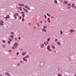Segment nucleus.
Returning <instances> with one entry per match:
<instances>
[{"label": "nucleus", "instance_id": "9d476101", "mask_svg": "<svg viewBox=\"0 0 76 76\" xmlns=\"http://www.w3.org/2000/svg\"><path fill=\"white\" fill-rule=\"evenodd\" d=\"M51 48H53V49H55V48H56V47H55V45H52L51 46Z\"/></svg>", "mask_w": 76, "mask_h": 76}, {"label": "nucleus", "instance_id": "6e6552de", "mask_svg": "<svg viewBox=\"0 0 76 76\" xmlns=\"http://www.w3.org/2000/svg\"><path fill=\"white\" fill-rule=\"evenodd\" d=\"M47 20L49 23H50V18H48L47 19Z\"/></svg>", "mask_w": 76, "mask_h": 76}, {"label": "nucleus", "instance_id": "6e6d98bb", "mask_svg": "<svg viewBox=\"0 0 76 76\" xmlns=\"http://www.w3.org/2000/svg\"><path fill=\"white\" fill-rule=\"evenodd\" d=\"M18 65L19 66H20V64L19 63L18 64Z\"/></svg>", "mask_w": 76, "mask_h": 76}, {"label": "nucleus", "instance_id": "a878e982", "mask_svg": "<svg viewBox=\"0 0 76 76\" xmlns=\"http://www.w3.org/2000/svg\"><path fill=\"white\" fill-rule=\"evenodd\" d=\"M72 7H73L75 6V4H73L72 5Z\"/></svg>", "mask_w": 76, "mask_h": 76}, {"label": "nucleus", "instance_id": "de8ad7c7", "mask_svg": "<svg viewBox=\"0 0 76 76\" xmlns=\"http://www.w3.org/2000/svg\"><path fill=\"white\" fill-rule=\"evenodd\" d=\"M21 13H22V14H24L25 13V12H21Z\"/></svg>", "mask_w": 76, "mask_h": 76}, {"label": "nucleus", "instance_id": "37998d69", "mask_svg": "<svg viewBox=\"0 0 76 76\" xmlns=\"http://www.w3.org/2000/svg\"><path fill=\"white\" fill-rule=\"evenodd\" d=\"M4 18L5 19H7L6 20H7V19H8L7 17H5Z\"/></svg>", "mask_w": 76, "mask_h": 76}, {"label": "nucleus", "instance_id": "f704fd0d", "mask_svg": "<svg viewBox=\"0 0 76 76\" xmlns=\"http://www.w3.org/2000/svg\"><path fill=\"white\" fill-rule=\"evenodd\" d=\"M9 41H11V42H12V40L10 38H9Z\"/></svg>", "mask_w": 76, "mask_h": 76}, {"label": "nucleus", "instance_id": "f257e3e1", "mask_svg": "<svg viewBox=\"0 0 76 76\" xmlns=\"http://www.w3.org/2000/svg\"><path fill=\"white\" fill-rule=\"evenodd\" d=\"M19 44H18V42H15L14 44V45L15 47H17L18 46V45Z\"/></svg>", "mask_w": 76, "mask_h": 76}, {"label": "nucleus", "instance_id": "69168bd1", "mask_svg": "<svg viewBox=\"0 0 76 76\" xmlns=\"http://www.w3.org/2000/svg\"><path fill=\"white\" fill-rule=\"evenodd\" d=\"M75 76H76V75H75Z\"/></svg>", "mask_w": 76, "mask_h": 76}, {"label": "nucleus", "instance_id": "774afa93", "mask_svg": "<svg viewBox=\"0 0 76 76\" xmlns=\"http://www.w3.org/2000/svg\"><path fill=\"white\" fill-rule=\"evenodd\" d=\"M0 76H2L1 75H0Z\"/></svg>", "mask_w": 76, "mask_h": 76}, {"label": "nucleus", "instance_id": "7ed1b4c3", "mask_svg": "<svg viewBox=\"0 0 76 76\" xmlns=\"http://www.w3.org/2000/svg\"><path fill=\"white\" fill-rule=\"evenodd\" d=\"M47 49L48 51H51V50L50 49V45H49L47 47Z\"/></svg>", "mask_w": 76, "mask_h": 76}, {"label": "nucleus", "instance_id": "4be33fe9", "mask_svg": "<svg viewBox=\"0 0 76 76\" xmlns=\"http://www.w3.org/2000/svg\"><path fill=\"white\" fill-rule=\"evenodd\" d=\"M47 26H43V29H45V28H47Z\"/></svg>", "mask_w": 76, "mask_h": 76}, {"label": "nucleus", "instance_id": "864d4df0", "mask_svg": "<svg viewBox=\"0 0 76 76\" xmlns=\"http://www.w3.org/2000/svg\"><path fill=\"white\" fill-rule=\"evenodd\" d=\"M46 42L47 44H48V42Z\"/></svg>", "mask_w": 76, "mask_h": 76}, {"label": "nucleus", "instance_id": "f3484780", "mask_svg": "<svg viewBox=\"0 0 76 76\" xmlns=\"http://www.w3.org/2000/svg\"><path fill=\"white\" fill-rule=\"evenodd\" d=\"M36 24L37 26H38L39 27V26H40L39 25V24L38 23H37Z\"/></svg>", "mask_w": 76, "mask_h": 76}, {"label": "nucleus", "instance_id": "0e129e2a", "mask_svg": "<svg viewBox=\"0 0 76 76\" xmlns=\"http://www.w3.org/2000/svg\"><path fill=\"white\" fill-rule=\"evenodd\" d=\"M58 70H60V69H58Z\"/></svg>", "mask_w": 76, "mask_h": 76}, {"label": "nucleus", "instance_id": "dca6fc26", "mask_svg": "<svg viewBox=\"0 0 76 76\" xmlns=\"http://www.w3.org/2000/svg\"><path fill=\"white\" fill-rule=\"evenodd\" d=\"M25 58H29V55H27V56H25Z\"/></svg>", "mask_w": 76, "mask_h": 76}, {"label": "nucleus", "instance_id": "cd10ccee", "mask_svg": "<svg viewBox=\"0 0 76 76\" xmlns=\"http://www.w3.org/2000/svg\"><path fill=\"white\" fill-rule=\"evenodd\" d=\"M20 63H23V61L22 60H20Z\"/></svg>", "mask_w": 76, "mask_h": 76}, {"label": "nucleus", "instance_id": "412c9836", "mask_svg": "<svg viewBox=\"0 0 76 76\" xmlns=\"http://www.w3.org/2000/svg\"><path fill=\"white\" fill-rule=\"evenodd\" d=\"M46 15H47L48 16H51V15H50V14H49L48 13H47Z\"/></svg>", "mask_w": 76, "mask_h": 76}, {"label": "nucleus", "instance_id": "c9c22d12", "mask_svg": "<svg viewBox=\"0 0 76 76\" xmlns=\"http://www.w3.org/2000/svg\"><path fill=\"white\" fill-rule=\"evenodd\" d=\"M0 22H1V23H4V22L1 20H0Z\"/></svg>", "mask_w": 76, "mask_h": 76}, {"label": "nucleus", "instance_id": "680f3d73", "mask_svg": "<svg viewBox=\"0 0 76 76\" xmlns=\"http://www.w3.org/2000/svg\"><path fill=\"white\" fill-rule=\"evenodd\" d=\"M45 23H47V21H45Z\"/></svg>", "mask_w": 76, "mask_h": 76}, {"label": "nucleus", "instance_id": "5fc2aeb1", "mask_svg": "<svg viewBox=\"0 0 76 76\" xmlns=\"http://www.w3.org/2000/svg\"><path fill=\"white\" fill-rule=\"evenodd\" d=\"M9 52H10V53H11V52H12V50H10L9 51Z\"/></svg>", "mask_w": 76, "mask_h": 76}, {"label": "nucleus", "instance_id": "a19ab883", "mask_svg": "<svg viewBox=\"0 0 76 76\" xmlns=\"http://www.w3.org/2000/svg\"><path fill=\"white\" fill-rule=\"evenodd\" d=\"M22 21H24V18H22Z\"/></svg>", "mask_w": 76, "mask_h": 76}, {"label": "nucleus", "instance_id": "72a5a7b5", "mask_svg": "<svg viewBox=\"0 0 76 76\" xmlns=\"http://www.w3.org/2000/svg\"><path fill=\"white\" fill-rule=\"evenodd\" d=\"M2 42H3V43H5V42H5V40H3L2 41Z\"/></svg>", "mask_w": 76, "mask_h": 76}, {"label": "nucleus", "instance_id": "b1692460", "mask_svg": "<svg viewBox=\"0 0 76 76\" xmlns=\"http://www.w3.org/2000/svg\"><path fill=\"white\" fill-rule=\"evenodd\" d=\"M15 15H16V16H18V15H19V14H18L17 13H15Z\"/></svg>", "mask_w": 76, "mask_h": 76}, {"label": "nucleus", "instance_id": "423d86ee", "mask_svg": "<svg viewBox=\"0 0 76 76\" xmlns=\"http://www.w3.org/2000/svg\"><path fill=\"white\" fill-rule=\"evenodd\" d=\"M5 74L7 75V76H11V75H10V74L8 72H6L5 73Z\"/></svg>", "mask_w": 76, "mask_h": 76}, {"label": "nucleus", "instance_id": "1a4fd4ad", "mask_svg": "<svg viewBox=\"0 0 76 76\" xmlns=\"http://www.w3.org/2000/svg\"><path fill=\"white\" fill-rule=\"evenodd\" d=\"M23 9L25 12H28V10L25 9L24 8H23Z\"/></svg>", "mask_w": 76, "mask_h": 76}, {"label": "nucleus", "instance_id": "a18cd8bd", "mask_svg": "<svg viewBox=\"0 0 76 76\" xmlns=\"http://www.w3.org/2000/svg\"><path fill=\"white\" fill-rule=\"evenodd\" d=\"M10 41H8V44H10Z\"/></svg>", "mask_w": 76, "mask_h": 76}, {"label": "nucleus", "instance_id": "4468645a", "mask_svg": "<svg viewBox=\"0 0 76 76\" xmlns=\"http://www.w3.org/2000/svg\"><path fill=\"white\" fill-rule=\"evenodd\" d=\"M24 7H25V8H26L27 9H28V10H30V8H29V7H28V6H24Z\"/></svg>", "mask_w": 76, "mask_h": 76}, {"label": "nucleus", "instance_id": "052dcab7", "mask_svg": "<svg viewBox=\"0 0 76 76\" xmlns=\"http://www.w3.org/2000/svg\"><path fill=\"white\" fill-rule=\"evenodd\" d=\"M51 18H53V17L51 16Z\"/></svg>", "mask_w": 76, "mask_h": 76}, {"label": "nucleus", "instance_id": "2eb2a0df", "mask_svg": "<svg viewBox=\"0 0 76 76\" xmlns=\"http://www.w3.org/2000/svg\"><path fill=\"white\" fill-rule=\"evenodd\" d=\"M57 44L58 45H61V43L59 42H57Z\"/></svg>", "mask_w": 76, "mask_h": 76}, {"label": "nucleus", "instance_id": "6ab92c4d", "mask_svg": "<svg viewBox=\"0 0 76 76\" xmlns=\"http://www.w3.org/2000/svg\"><path fill=\"white\" fill-rule=\"evenodd\" d=\"M54 2L55 4H57V3H58V2H57V1L56 0H54Z\"/></svg>", "mask_w": 76, "mask_h": 76}, {"label": "nucleus", "instance_id": "7c9ffc66", "mask_svg": "<svg viewBox=\"0 0 76 76\" xmlns=\"http://www.w3.org/2000/svg\"><path fill=\"white\" fill-rule=\"evenodd\" d=\"M44 16L45 17V19H47V15H44Z\"/></svg>", "mask_w": 76, "mask_h": 76}, {"label": "nucleus", "instance_id": "aec40b11", "mask_svg": "<svg viewBox=\"0 0 76 76\" xmlns=\"http://www.w3.org/2000/svg\"><path fill=\"white\" fill-rule=\"evenodd\" d=\"M18 8L20 10H22V7H18Z\"/></svg>", "mask_w": 76, "mask_h": 76}, {"label": "nucleus", "instance_id": "58836bf2", "mask_svg": "<svg viewBox=\"0 0 76 76\" xmlns=\"http://www.w3.org/2000/svg\"><path fill=\"white\" fill-rule=\"evenodd\" d=\"M0 25H1V26L2 25H3V23H0Z\"/></svg>", "mask_w": 76, "mask_h": 76}, {"label": "nucleus", "instance_id": "4c0bfd02", "mask_svg": "<svg viewBox=\"0 0 76 76\" xmlns=\"http://www.w3.org/2000/svg\"><path fill=\"white\" fill-rule=\"evenodd\" d=\"M58 76H61V74H58Z\"/></svg>", "mask_w": 76, "mask_h": 76}, {"label": "nucleus", "instance_id": "393cba45", "mask_svg": "<svg viewBox=\"0 0 76 76\" xmlns=\"http://www.w3.org/2000/svg\"><path fill=\"white\" fill-rule=\"evenodd\" d=\"M12 50H14L15 48H16V47H12Z\"/></svg>", "mask_w": 76, "mask_h": 76}, {"label": "nucleus", "instance_id": "bb28decb", "mask_svg": "<svg viewBox=\"0 0 76 76\" xmlns=\"http://www.w3.org/2000/svg\"><path fill=\"white\" fill-rule=\"evenodd\" d=\"M19 54V53L17 52L16 53V56H18Z\"/></svg>", "mask_w": 76, "mask_h": 76}, {"label": "nucleus", "instance_id": "e433bc0d", "mask_svg": "<svg viewBox=\"0 0 76 76\" xmlns=\"http://www.w3.org/2000/svg\"><path fill=\"white\" fill-rule=\"evenodd\" d=\"M24 5L23 4H21V6H24Z\"/></svg>", "mask_w": 76, "mask_h": 76}, {"label": "nucleus", "instance_id": "e2e57ef3", "mask_svg": "<svg viewBox=\"0 0 76 76\" xmlns=\"http://www.w3.org/2000/svg\"><path fill=\"white\" fill-rule=\"evenodd\" d=\"M54 53H56V51H54Z\"/></svg>", "mask_w": 76, "mask_h": 76}, {"label": "nucleus", "instance_id": "0eeeda50", "mask_svg": "<svg viewBox=\"0 0 76 76\" xmlns=\"http://www.w3.org/2000/svg\"><path fill=\"white\" fill-rule=\"evenodd\" d=\"M69 32L70 33H72L73 32H75V30L73 29H71L69 31Z\"/></svg>", "mask_w": 76, "mask_h": 76}, {"label": "nucleus", "instance_id": "f8f14e48", "mask_svg": "<svg viewBox=\"0 0 76 76\" xmlns=\"http://www.w3.org/2000/svg\"><path fill=\"white\" fill-rule=\"evenodd\" d=\"M25 54H26V52H24L22 53V55L23 56H25Z\"/></svg>", "mask_w": 76, "mask_h": 76}, {"label": "nucleus", "instance_id": "ddd939ff", "mask_svg": "<svg viewBox=\"0 0 76 76\" xmlns=\"http://www.w3.org/2000/svg\"><path fill=\"white\" fill-rule=\"evenodd\" d=\"M42 31L45 32H47V30L45 29H44V28L42 29Z\"/></svg>", "mask_w": 76, "mask_h": 76}, {"label": "nucleus", "instance_id": "09e8293b", "mask_svg": "<svg viewBox=\"0 0 76 76\" xmlns=\"http://www.w3.org/2000/svg\"><path fill=\"white\" fill-rule=\"evenodd\" d=\"M19 18H20V19H22V17L20 16L19 17Z\"/></svg>", "mask_w": 76, "mask_h": 76}, {"label": "nucleus", "instance_id": "603ef678", "mask_svg": "<svg viewBox=\"0 0 76 76\" xmlns=\"http://www.w3.org/2000/svg\"><path fill=\"white\" fill-rule=\"evenodd\" d=\"M74 9H76V6H75V7H74Z\"/></svg>", "mask_w": 76, "mask_h": 76}, {"label": "nucleus", "instance_id": "338daca9", "mask_svg": "<svg viewBox=\"0 0 76 76\" xmlns=\"http://www.w3.org/2000/svg\"><path fill=\"white\" fill-rule=\"evenodd\" d=\"M59 0V1H61V0Z\"/></svg>", "mask_w": 76, "mask_h": 76}, {"label": "nucleus", "instance_id": "13d9d810", "mask_svg": "<svg viewBox=\"0 0 76 76\" xmlns=\"http://www.w3.org/2000/svg\"><path fill=\"white\" fill-rule=\"evenodd\" d=\"M36 28V26H34V27H33V28Z\"/></svg>", "mask_w": 76, "mask_h": 76}, {"label": "nucleus", "instance_id": "c03bdc74", "mask_svg": "<svg viewBox=\"0 0 76 76\" xmlns=\"http://www.w3.org/2000/svg\"><path fill=\"white\" fill-rule=\"evenodd\" d=\"M11 33L12 34V35H14L15 34L14 33L12 32H11Z\"/></svg>", "mask_w": 76, "mask_h": 76}, {"label": "nucleus", "instance_id": "c756f323", "mask_svg": "<svg viewBox=\"0 0 76 76\" xmlns=\"http://www.w3.org/2000/svg\"><path fill=\"white\" fill-rule=\"evenodd\" d=\"M50 38H49L47 39V41H50Z\"/></svg>", "mask_w": 76, "mask_h": 76}, {"label": "nucleus", "instance_id": "c85d7f7f", "mask_svg": "<svg viewBox=\"0 0 76 76\" xmlns=\"http://www.w3.org/2000/svg\"><path fill=\"white\" fill-rule=\"evenodd\" d=\"M14 16L15 17V19H17V17H16V15H14Z\"/></svg>", "mask_w": 76, "mask_h": 76}, {"label": "nucleus", "instance_id": "5701e85b", "mask_svg": "<svg viewBox=\"0 0 76 76\" xmlns=\"http://www.w3.org/2000/svg\"><path fill=\"white\" fill-rule=\"evenodd\" d=\"M6 45H3L2 46V47L3 48H5V47H6Z\"/></svg>", "mask_w": 76, "mask_h": 76}, {"label": "nucleus", "instance_id": "3c124183", "mask_svg": "<svg viewBox=\"0 0 76 76\" xmlns=\"http://www.w3.org/2000/svg\"><path fill=\"white\" fill-rule=\"evenodd\" d=\"M18 5L20 6H21V4H18Z\"/></svg>", "mask_w": 76, "mask_h": 76}, {"label": "nucleus", "instance_id": "49530a36", "mask_svg": "<svg viewBox=\"0 0 76 76\" xmlns=\"http://www.w3.org/2000/svg\"><path fill=\"white\" fill-rule=\"evenodd\" d=\"M22 16L23 17V18H24L25 17V15L24 14H23Z\"/></svg>", "mask_w": 76, "mask_h": 76}, {"label": "nucleus", "instance_id": "ea45409f", "mask_svg": "<svg viewBox=\"0 0 76 76\" xmlns=\"http://www.w3.org/2000/svg\"><path fill=\"white\" fill-rule=\"evenodd\" d=\"M61 35H62V34H63V32L62 31H61Z\"/></svg>", "mask_w": 76, "mask_h": 76}, {"label": "nucleus", "instance_id": "39448f33", "mask_svg": "<svg viewBox=\"0 0 76 76\" xmlns=\"http://www.w3.org/2000/svg\"><path fill=\"white\" fill-rule=\"evenodd\" d=\"M44 47V45L43 43L41 44L40 45V47L41 48H43Z\"/></svg>", "mask_w": 76, "mask_h": 76}, {"label": "nucleus", "instance_id": "20e7f679", "mask_svg": "<svg viewBox=\"0 0 76 76\" xmlns=\"http://www.w3.org/2000/svg\"><path fill=\"white\" fill-rule=\"evenodd\" d=\"M23 60L24 61H28V59L26 58H23Z\"/></svg>", "mask_w": 76, "mask_h": 76}, {"label": "nucleus", "instance_id": "8fccbe9b", "mask_svg": "<svg viewBox=\"0 0 76 76\" xmlns=\"http://www.w3.org/2000/svg\"><path fill=\"white\" fill-rule=\"evenodd\" d=\"M40 23H42V21H40Z\"/></svg>", "mask_w": 76, "mask_h": 76}, {"label": "nucleus", "instance_id": "9b49d317", "mask_svg": "<svg viewBox=\"0 0 76 76\" xmlns=\"http://www.w3.org/2000/svg\"><path fill=\"white\" fill-rule=\"evenodd\" d=\"M68 3V2L67 1H65L63 2L64 4H67Z\"/></svg>", "mask_w": 76, "mask_h": 76}, {"label": "nucleus", "instance_id": "f03ea898", "mask_svg": "<svg viewBox=\"0 0 76 76\" xmlns=\"http://www.w3.org/2000/svg\"><path fill=\"white\" fill-rule=\"evenodd\" d=\"M67 6H69V7H67L68 9H70L71 7V4H67Z\"/></svg>", "mask_w": 76, "mask_h": 76}, {"label": "nucleus", "instance_id": "a211bd4d", "mask_svg": "<svg viewBox=\"0 0 76 76\" xmlns=\"http://www.w3.org/2000/svg\"><path fill=\"white\" fill-rule=\"evenodd\" d=\"M10 37H11V38L12 39H13V37H14V36L13 35H11L10 36Z\"/></svg>", "mask_w": 76, "mask_h": 76}, {"label": "nucleus", "instance_id": "4d7b16f0", "mask_svg": "<svg viewBox=\"0 0 76 76\" xmlns=\"http://www.w3.org/2000/svg\"><path fill=\"white\" fill-rule=\"evenodd\" d=\"M18 39H20V37H19L18 38Z\"/></svg>", "mask_w": 76, "mask_h": 76}, {"label": "nucleus", "instance_id": "79ce46f5", "mask_svg": "<svg viewBox=\"0 0 76 76\" xmlns=\"http://www.w3.org/2000/svg\"><path fill=\"white\" fill-rule=\"evenodd\" d=\"M44 44H45V45H47V43H46L45 42H44Z\"/></svg>", "mask_w": 76, "mask_h": 76}, {"label": "nucleus", "instance_id": "473e14b6", "mask_svg": "<svg viewBox=\"0 0 76 76\" xmlns=\"http://www.w3.org/2000/svg\"><path fill=\"white\" fill-rule=\"evenodd\" d=\"M57 41H58L57 39H55V42H57Z\"/></svg>", "mask_w": 76, "mask_h": 76}, {"label": "nucleus", "instance_id": "2f4dec72", "mask_svg": "<svg viewBox=\"0 0 76 76\" xmlns=\"http://www.w3.org/2000/svg\"><path fill=\"white\" fill-rule=\"evenodd\" d=\"M7 18H9H9H10V16H9V15H7Z\"/></svg>", "mask_w": 76, "mask_h": 76}, {"label": "nucleus", "instance_id": "bf43d9fd", "mask_svg": "<svg viewBox=\"0 0 76 76\" xmlns=\"http://www.w3.org/2000/svg\"><path fill=\"white\" fill-rule=\"evenodd\" d=\"M16 39H17L16 38H15V41H16Z\"/></svg>", "mask_w": 76, "mask_h": 76}]
</instances>
